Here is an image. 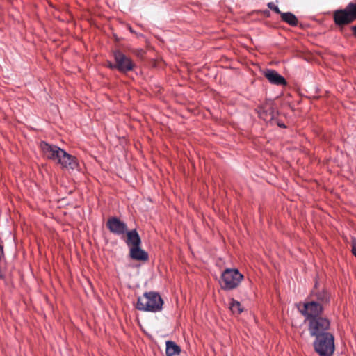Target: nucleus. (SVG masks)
I'll use <instances>...</instances> for the list:
<instances>
[{"instance_id": "9b49d317", "label": "nucleus", "mask_w": 356, "mask_h": 356, "mask_svg": "<svg viewBox=\"0 0 356 356\" xmlns=\"http://www.w3.org/2000/svg\"><path fill=\"white\" fill-rule=\"evenodd\" d=\"M40 147L44 157L54 161H56L58 151L61 150L58 146L51 145L44 141L40 143Z\"/></svg>"}, {"instance_id": "6ab92c4d", "label": "nucleus", "mask_w": 356, "mask_h": 356, "mask_svg": "<svg viewBox=\"0 0 356 356\" xmlns=\"http://www.w3.org/2000/svg\"><path fill=\"white\" fill-rule=\"evenodd\" d=\"M352 252L356 257V238H353L351 242Z\"/></svg>"}, {"instance_id": "aec40b11", "label": "nucleus", "mask_w": 356, "mask_h": 356, "mask_svg": "<svg viewBox=\"0 0 356 356\" xmlns=\"http://www.w3.org/2000/svg\"><path fill=\"white\" fill-rule=\"evenodd\" d=\"M352 30H353V32L354 35L356 37V25H355V26H353L352 27Z\"/></svg>"}, {"instance_id": "ddd939ff", "label": "nucleus", "mask_w": 356, "mask_h": 356, "mask_svg": "<svg viewBox=\"0 0 356 356\" xmlns=\"http://www.w3.org/2000/svg\"><path fill=\"white\" fill-rule=\"evenodd\" d=\"M129 255L134 260L142 261L148 260V254L141 249L140 245L131 247L129 250Z\"/></svg>"}, {"instance_id": "f03ea898", "label": "nucleus", "mask_w": 356, "mask_h": 356, "mask_svg": "<svg viewBox=\"0 0 356 356\" xmlns=\"http://www.w3.org/2000/svg\"><path fill=\"white\" fill-rule=\"evenodd\" d=\"M313 346L320 356H332L335 350L334 337L330 333H325L315 337Z\"/></svg>"}, {"instance_id": "39448f33", "label": "nucleus", "mask_w": 356, "mask_h": 356, "mask_svg": "<svg viewBox=\"0 0 356 356\" xmlns=\"http://www.w3.org/2000/svg\"><path fill=\"white\" fill-rule=\"evenodd\" d=\"M356 19V3H350L343 10H338L334 13V20L336 24L343 26L348 24Z\"/></svg>"}, {"instance_id": "7ed1b4c3", "label": "nucleus", "mask_w": 356, "mask_h": 356, "mask_svg": "<svg viewBox=\"0 0 356 356\" xmlns=\"http://www.w3.org/2000/svg\"><path fill=\"white\" fill-rule=\"evenodd\" d=\"M243 275L236 268H226L221 275L220 285L224 290H232L238 286Z\"/></svg>"}, {"instance_id": "f8f14e48", "label": "nucleus", "mask_w": 356, "mask_h": 356, "mask_svg": "<svg viewBox=\"0 0 356 356\" xmlns=\"http://www.w3.org/2000/svg\"><path fill=\"white\" fill-rule=\"evenodd\" d=\"M263 74L272 84L277 86L287 84L286 79L274 70L267 69L264 71Z\"/></svg>"}, {"instance_id": "b1692460", "label": "nucleus", "mask_w": 356, "mask_h": 356, "mask_svg": "<svg viewBox=\"0 0 356 356\" xmlns=\"http://www.w3.org/2000/svg\"><path fill=\"white\" fill-rule=\"evenodd\" d=\"M280 127H284L282 124H279Z\"/></svg>"}, {"instance_id": "1a4fd4ad", "label": "nucleus", "mask_w": 356, "mask_h": 356, "mask_svg": "<svg viewBox=\"0 0 356 356\" xmlns=\"http://www.w3.org/2000/svg\"><path fill=\"white\" fill-rule=\"evenodd\" d=\"M106 226L111 232L116 235H122L127 232L126 223L121 221L117 217H111L108 219Z\"/></svg>"}, {"instance_id": "f257e3e1", "label": "nucleus", "mask_w": 356, "mask_h": 356, "mask_svg": "<svg viewBox=\"0 0 356 356\" xmlns=\"http://www.w3.org/2000/svg\"><path fill=\"white\" fill-rule=\"evenodd\" d=\"M163 305L161 296L156 292L149 291L138 298L136 308L141 311L157 312L162 309Z\"/></svg>"}, {"instance_id": "a211bd4d", "label": "nucleus", "mask_w": 356, "mask_h": 356, "mask_svg": "<svg viewBox=\"0 0 356 356\" xmlns=\"http://www.w3.org/2000/svg\"><path fill=\"white\" fill-rule=\"evenodd\" d=\"M267 6L269 9L272 10L273 11L275 12L277 14H280L281 15V14L282 13L279 9V8L277 6H275L273 2L268 3Z\"/></svg>"}, {"instance_id": "6e6552de", "label": "nucleus", "mask_w": 356, "mask_h": 356, "mask_svg": "<svg viewBox=\"0 0 356 356\" xmlns=\"http://www.w3.org/2000/svg\"><path fill=\"white\" fill-rule=\"evenodd\" d=\"M317 285L318 283L316 282L314 288L310 293L309 300L314 301L318 305H321L322 307L325 308L330 302V294L324 289H318Z\"/></svg>"}, {"instance_id": "20e7f679", "label": "nucleus", "mask_w": 356, "mask_h": 356, "mask_svg": "<svg viewBox=\"0 0 356 356\" xmlns=\"http://www.w3.org/2000/svg\"><path fill=\"white\" fill-rule=\"evenodd\" d=\"M298 310L305 317V322L322 316L324 308L314 301L308 300L298 305Z\"/></svg>"}, {"instance_id": "5701e85b", "label": "nucleus", "mask_w": 356, "mask_h": 356, "mask_svg": "<svg viewBox=\"0 0 356 356\" xmlns=\"http://www.w3.org/2000/svg\"><path fill=\"white\" fill-rule=\"evenodd\" d=\"M143 50H140L139 52H138V56H142L143 54Z\"/></svg>"}, {"instance_id": "423d86ee", "label": "nucleus", "mask_w": 356, "mask_h": 356, "mask_svg": "<svg viewBox=\"0 0 356 356\" xmlns=\"http://www.w3.org/2000/svg\"><path fill=\"white\" fill-rule=\"evenodd\" d=\"M307 322L308 323V330L312 337H316L329 332L330 322L326 317L321 316Z\"/></svg>"}, {"instance_id": "9d476101", "label": "nucleus", "mask_w": 356, "mask_h": 356, "mask_svg": "<svg viewBox=\"0 0 356 356\" xmlns=\"http://www.w3.org/2000/svg\"><path fill=\"white\" fill-rule=\"evenodd\" d=\"M56 161L58 163L60 164L63 168L74 169L77 166L75 157L67 153L65 150L62 149L58 151Z\"/></svg>"}, {"instance_id": "4468645a", "label": "nucleus", "mask_w": 356, "mask_h": 356, "mask_svg": "<svg viewBox=\"0 0 356 356\" xmlns=\"http://www.w3.org/2000/svg\"><path fill=\"white\" fill-rule=\"evenodd\" d=\"M127 238L125 242L127 245L131 248L141 245V239L136 229L127 232Z\"/></svg>"}, {"instance_id": "2eb2a0df", "label": "nucleus", "mask_w": 356, "mask_h": 356, "mask_svg": "<svg viewBox=\"0 0 356 356\" xmlns=\"http://www.w3.org/2000/svg\"><path fill=\"white\" fill-rule=\"evenodd\" d=\"M181 351L180 347L172 341L166 342V355L174 356L179 355Z\"/></svg>"}, {"instance_id": "0eeeda50", "label": "nucleus", "mask_w": 356, "mask_h": 356, "mask_svg": "<svg viewBox=\"0 0 356 356\" xmlns=\"http://www.w3.org/2000/svg\"><path fill=\"white\" fill-rule=\"evenodd\" d=\"M115 58V67L121 72H127L134 69L133 61L120 51H115L113 54Z\"/></svg>"}, {"instance_id": "f3484780", "label": "nucleus", "mask_w": 356, "mask_h": 356, "mask_svg": "<svg viewBox=\"0 0 356 356\" xmlns=\"http://www.w3.org/2000/svg\"><path fill=\"white\" fill-rule=\"evenodd\" d=\"M229 308L233 313L240 314L242 312L243 309L239 302L232 300L230 303Z\"/></svg>"}, {"instance_id": "4be33fe9", "label": "nucleus", "mask_w": 356, "mask_h": 356, "mask_svg": "<svg viewBox=\"0 0 356 356\" xmlns=\"http://www.w3.org/2000/svg\"><path fill=\"white\" fill-rule=\"evenodd\" d=\"M108 66H109V67H110V68H111V69H114V68H115V64L113 65V64H112V63H110Z\"/></svg>"}, {"instance_id": "412c9836", "label": "nucleus", "mask_w": 356, "mask_h": 356, "mask_svg": "<svg viewBox=\"0 0 356 356\" xmlns=\"http://www.w3.org/2000/svg\"><path fill=\"white\" fill-rule=\"evenodd\" d=\"M264 14L267 16V17H269L270 15V12L268 10H265L264 11Z\"/></svg>"}, {"instance_id": "dca6fc26", "label": "nucleus", "mask_w": 356, "mask_h": 356, "mask_svg": "<svg viewBox=\"0 0 356 356\" xmlns=\"http://www.w3.org/2000/svg\"><path fill=\"white\" fill-rule=\"evenodd\" d=\"M281 18H282V21H284V22L287 23L288 24H289L292 26H297V24L298 23V20L297 17L295 16V15H293V13H291L290 12L282 13L281 14Z\"/></svg>"}]
</instances>
